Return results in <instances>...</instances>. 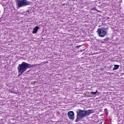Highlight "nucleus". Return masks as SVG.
<instances>
[{"label":"nucleus","mask_w":124,"mask_h":124,"mask_svg":"<svg viewBox=\"0 0 124 124\" xmlns=\"http://www.w3.org/2000/svg\"><path fill=\"white\" fill-rule=\"evenodd\" d=\"M94 110L93 109H89V110H81V109H78L77 111V118L75 120V122L77 123L79 122L80 120H82L83 118L85 117H88V116H90V114H93V113Z\"/></svg>","instance_id":"f257e3e1"},{"label":"nucleus","mask_w":124,"mask_h":124,"mask_svg":"<svg viewBox=\"0 0 124 124\" xmlns=\"http://www.w3.org/2000/svg\"><path fill=\"white\" fill-rule=\"evenodd\" d=\"M34 66H36V64H31L28 63L26 62H22L21 64H20L17 66V70L18 72V77L21 76L24 72L27 71V70L28 68H31V67H33Z\"/></svg>","instance_id":"f03ea898"},{"label":"nucleus","mask_w":124,"mask_h":124,"mask_svg":"<svg viewBox=\"0 0 124 124\" xmlns=\"http://www.w3.org/2000/svg\"><path fill=\"white\" fill-rule=\"evenodd\" d=\"M16 3L17 8H20V7L30 5L31 2L27 0H16Z\"/></svg>","instance_id":"7ed1b4c3"},{"label":"nucleus","mask_w":124,"mask_h":124,"mask_svg":"<svg viewBox=\"0 0 124 124\" xmlns=\"http://www.w3.org/2000/svg\"><path fill=\"white\" fill-rule=\"evenodd\" d=\"M97 32L100 37H104L107 34V31H106V29L104 27L98 28Z\"/></svg>","instance_id":"20e7f679"},{"label":"nucleus","mask_w":124,"mask_h":124,"mask_svg":"<svg viewBox=\"0 0 124 124\" xmlns=\"http://www.w3.org/2000/svg\"><path fill=\"white\" fill-rule=\"evenodd\" d=\"M68 117L69 120L73 121L74 120V112L70 111L68 112Z\"/></svg>","instance_id":"39448f33"},{"label":"nucleus","mask_w":124,"mask_h":124,"mask_svg":"<svg viewBox=\"0 0 124 124\" xmlns=\"http://www.w3.org/2000/svg\"><path fill=\"white\" fill-rule=\"evenodd\" d=\"M39 29V27L36 26L33 30L32 33H36L37 32V31Z\"/></svg>","instance_id":"423d86ee"},{"label":"nucleus","mask_w":124,"mask_h":124,"mask_svg":"<svg viewBox=\"0 0 124 124\" xmlns=\"http://www.w3.org/2000/svg\"><path fill=\"white\" fill-rule=\"evenodd\" d=\"M114 66L113 70H117V69H118L119 67H120V65H119L114 64Z\"/></svg>","instance_id":"0eeeda50"},{"label":"nucleus","mask_w":124,"mask_h":124,"mask_svg":"<svg viewBox=\"0 0 124 124\" xmlns=\"http://www.w3.org/2000/svg\"><path fill=\"white\" fill-rule=\"evenodd\" d=\"M97 93V90H96V91L95 92H91V93L92 94H93V95H95V94H96Z\"/></svg>","instance_id":"6e6552de"},{"label":"nucleus","mask_w":124,"mask_h":124,"mask_svg":"<svg viewBox=\"0 0 124 124\" xmlns=\"http://www.w3.org/2000/svg\"><path fill=\"white\" fill-rule=\"evenodd\" d=\"M104 41H108L109 40V37H106L105 39H104Z\"/></svg>","instance_id":"1a4fd4ad"},{"label":"nucleus","mask_w":124,"mask_h":124,"mask_svg":"<svg viewBox=\"0 0 124 124\" xmlns=\"http://www.w3.org/2000/svg\"><path fill=\"white\" fill-rule=\"evenodd\" d=\"M80 47H81V45L76 46V48H77L78 49H79V48H80Z\"/></svg>","instance_id":"9d476101"},{"label":"nucleus","mask_w":124,"mask_h":124,"mask_svg":"<svg viewBox=\"0 0 124 124\" xmlns=\"http://www.w3.org/2000/svg\"><path fill=\"white\" fill-rule=\"evenodd\" d=\"M27 12H28V13H30V11L28 10L27 11Z\"/></svg>","instance_id":"9b49d317"},{"label":"nucleus","mask_w":124,"mask_h":124,"mask_svg":"<svg viewBox=\"0 0 124 124\" xmlns=\"http://www.w3.org/2000/svg\"><path fill=\"white\" fill-rule=\"evenodd\" d=\"M106 31H107V30H108V28H105Z\"/></svg>","instance_id":"f8f14e48"},{"label":"nucleus","mask_w":124,"mask_h":124,"mask_svg":"<svg viewBox=\"0 0 124 124\" xmlns=\"http://www.w3.org/2000/svg\"><path fill=\"white\" fill-rule=\"evenodd\" d=\"M96 11H97V12H99V11L98 10H96Z\"/></svg>","instance_id":"ddd939ff"},{"label":"nucleus","mask_w":124,"mask_h":124,"mask_svg":"<svg viewBox=\"0 0 124 124\" xmlns=\"http://www.w3.org/2000/svg\"><path fill=\"white\" fill-rule=\"evenodd\" d=\"M105 110H107V109H105Z\"/></svg>","instance_id":"4468645a"},{"label":"nucleus","mask_w":124,"mask_h":124,"mask_svg":"<svg viewBox=\"0 0 124 124\" xmlns=\"http://www.w3.org/2000/svg\"><path fill=\"white\" fill-rule=\"evenodd\" d=\"M105 110H107V109H105Z\"/></svg>","instance_id":"2eb2a0df"}]
</instances>
